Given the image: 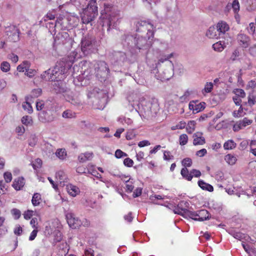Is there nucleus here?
<instances>
[{"instance_id":"1","label":"nucleus","mask_w":256,"mask_h":256,"mask_svg":"<svg viewBox=\"0 0 256 256\" xmlns=\"http://www.w3.org/2000/svg\"><path fill=\"white\" fill-rule=\"evenodd\" d=\"M130 102L134 107L137 106L139 110L143 111L148 116L156 114L158 110V106L156 103L146 102L143 96L139 93L132 94L128 97Z\"/></svg>"},{"instance_id":"2","label":"nucleus","mask_w":256,"mask_h":256,"mask_svg":"<svg viewBox=\"0 0 256 256\" xmlns=\"http://www.w3.org/2000/svg\"><path fill=\"white\" fill-rule=\"evenodd\" d=\"M120 18L119 12L113 8L105 6L104 8L102 11L100 17V23L102 26H107L108 30L111 27L114 28Z\"/></svg>"},{"instance_id":"3","label":"nucleus","mask_w":256,"mask_h":256,"mask_svg":"<svg viewBox=\"0 0 256 256\" xmlns=\"http://www.w3.org/2000/svg\"><path fill=\"white\" fill-rule=\"evenodd\" d=\"M75 58H64L58 62L52 70V75L56 77V79H63L67 74L68 70L72 66Z\"/></svg>"},{"instance_id":"4","label":"nucleus","mask_w":256,"mask_h":256,"mask_svg":"<svg viewBox=\"0 0 256 256\" xmlns=\"http://www.w3.org/2000/svg\"><path fill=\"white\" fill-rule=\"evenodd\" d=\"M98 14V7L96 0H90L87 7L83 10L82 16H81L82 22L84 24L89 23L94 20Z\"/></svg>"},{"instance_id":"5","label":"nucleus","mask_w":256,"mask_h":256,"mask_svg":"<svg viewBox=\"0 0 256 256\" xmlns=\"http://www.w3.org/2000/svg\"><path fill=\"white\" fill-rule=\"evenodd\" d=\"M96 50L95 38L91 35L84 36L81 41V51L87 56L94 52Z\"/></svg>"},{"instance_id":"6","label":"nucleus","mask_w":256,"mask_h":256,"mask_svg":"<svg viewBox=\"0 0 256 256\" xmlns=\"http://www.w3.org/2000/svg\"><path fill=\"white\" fill-rule=\"evenodd\" d=\"M136 31L146 32V38H152L154 35V27L150 22L146 21L137 22L136 24Z\"/></svg>"},{"instance_id":"7","label":"nucleus","mask_w":256,"mask_h":256,"mask_svg":"<svg viewBox=\"0 0 256 256\" xmlns=\"http://www.w3.org/2000/svg\"><path fill=\"white\" fill-rule=\"evenodd\" d=\"M67 20L62 16H59L55 23L48 22L46 24V27L52 34H56V32L66 28Z\"/></svg>"},{"instance_id":"8","label":"nucleus","mask_w":256,"mask_h":256,"mask_svg":"<svg viewBox=\"0 0 256 256\" xmlns=\"http://www.w3.org/2000/svg\"><path fill=\"white\" fill-rule=\"evenodd\" d=\"M94 70L96 72L97 76H100L104 79L110 72L107 64L104 61L96 62L94 64Z\"/></svg>"},{"instance_id":"9","label":"nucleus","mask_w":256,"mask_h":256,"mask_svg":"<svg viewBox=\"0 0 256 256\" xmlns=\"http://www.w3.org/2000/svg\"><path fill=\"white\" fill-rule=\"evenodd\" d=\"M187 216L190 218L199 221H204L209 219V214L208 210H202L197 212L186 211Z\"/></svg>"},{"instance_id":"10","label":"nucleus","mask_w":256,"mask_h":256,"mask_svg":"<svg viewBox=\"0 0 256 256\" xmlns=\"http://www.w3.org/2000/svg\"><path fill=\"white\" fill-rule=\"evenodd\" d=\"M5 32L10 42H16L19 40L20 30L16 26L10 25L6 27Z\"/></svg>"},{"instance_id":"11","label":"nucleus","mask_w":256,"mask_h":256,"mask_svg":"<svg viewBox=\"0 0 256 256\" xmlns=\"http://www.w3.org/2000/svg\"><path fill=\"white\" fill-rule=\"evenodd\" d=\"M152 38L147 40L143 36H138L134 38L135 45L139 50H146L152 45Z\"/></svg>"},{"instance_id":"12","label":"nucleus","mask_w":256,"mask_h":256,"mask_svg":"<svg viewBox=\"0 0 256 256\" xmlns=\"http://www.w3.org/2000/svg\"><path fill=\"white\" fill-rule=\"evenodd\" d=\"M70 40L68 34L66 32H59L54 38L56 44H64Z\"/></svg>"},{"instance_id":"13","label":"nucleus","mask_w":256,"mask_h":256,"mask_svg":"<svg viewBox=\"0 0 256 256\" xmlns=\"http://www.w3.org/2000/svg\"><path fill=\"white\" fill-rule=\"evenodd\" d=\"M52 90L56 94H61L66 91L65 84L61 81V80L56 79L52 83Z\"/></svg>"},{"instance_id":"14","label":"nucleus","mask_w":256,"mask_h":256,"mask_svg":"<svg viewBox=\"0 0 256 256\" xmlns=\"http://www.w3.org/2000/svg\"><path fill=\"white\" fill-rule=\"evenodd\" d=\"M252 122V120H249L247 118H244L243 120H238L234 124L233 130L234 132H238L247 126L250 125Z\"/></svg>"},{"instance_id":"15","label":"nucleus","mask_w":256,"mask_h":256,"mask_svg":"<svg viewBox=\"0 0 256 256\" xmlns=\"http://www.w3.org/2000/svg\"><path fill=\"white\" fill-rule=\"evenodd\" d=\"M82 66H81V74H84L86 73V76L92 72V70L94 69V64L87 62L86 60H82L81 62Z\"/></svg>"},{"instance_id":"16","label":"nucleus","mask_w":256,"mask_h":256,"mask_svg":"<svg viewBox=\"0 0 256 256\" xmlns=\"http://www.w3.org/2000/svg\"><path fill=\"white\" fill-rule=\"evenodd\" d=\"M239 44L243 48H247L250 44V38L244 34H240L237 36Z\"/></svg>"},{"instance_id":"17","label":"nucleus","mask_w":256,"mask_h":256,"mask_svg":"<svg viewBox=\"0 0 256 256\" xmlns=\"http://www.w3.org/2000/svg\"><path fill=\"white\" fill-rule=\"evenodd\" d=\"M216 28L219 33L220 37L223 36L229 30L228 24L223 21L218 22Z\"/></svg>"},{"instance_id":"18","label":"nucleus","mask_w":256,"mask_h":256,"mask_svg":"<svg viewBox=\"0 0 256 256\" xmlns=\"http://www.w3.org/2000/svg\"><path fill=\"white\" fill-rule=\"evenodd\" d=\"M202 136V133L201 132H196L194 134L193 144L194 146L202 145L205 144V139Z\"/></svg>"},{"instance_id":"19","label":"nucleus","mask_w":256,"mask_h":256,"mask_svg":"<svg viewBox=\"0 0 256 256\" xmlns=\"http://www.w3.org/2000/svg\"><path fill=\"white\" fill-rule=\"evenodd\" d=\"M66 216L69 226L72 228H76V224L78 222V219L75 218L74 214L72 213H68Z\"/></svg>"},{"instance_id":"20","label":"nucleus","mask_w":256,"mask_h":256,"mask_svg":"<svg viewBox=\"0 0 256 256\" xmlns=\"http://www.w3.org/2000/svg\"><path fill=\"white\" fill-rule=\"evenodd\" d=\"M216 28L214 26H210L206 33V36L210 38H220Z\"/></svg>"},{"instance_id":"21","label":"nucleus","mask_w":256,"mask_h":256,"mask_svg":"<svg viewBox=\"0 0 256 256\" xmlns=\"http://www.w3.org/2000/svg\"><path fill=\"white\" fill-rule=\"evenodd\" d=\"M44 116H40L39 120L42 122H50L54 121L56 116L52 113H45L42 114Z\"/></svg>"},{"instance_id":"22","label":"nucleus","mask_w":256,"mask_h":256,"mask_svg":"<svg viewBox=\"0 0 256 256\" xmlns=\"http://www.w3.org/2000/svg\"><path fill=\"white\" fill-rule=\"evenodd\" d=\"M93 94L96 98L101 99L104 102H106L107 96L104 91L98 88H94L93 90Z\"/></svg>"},{"instance_id":"23","label":"nucleus","mask_w":256,"mask_h":256,"mask_svg":"<svg viewBox=\"0 0 256 256\" xmlns=\"http://www.w3.org/2000/svg\"><path fill=\"white\" fill-rule=\"evenodd\" d=\"M24 185V178H18L14 180L12 186L16 190H20Z\"/></svg>"},{"instance_id":"24","label":"nucleus","mask_w":256,"mask_h":256,"mask_svg":"<svg viewBox=\"0 0 256 256\" xmlns=\"http://www.w3.org/2000/svg\"><path fill=\"white\" fill-rule=\"evenodd\" d=\"M40 77L42 80H46L53 81L56 80V77H54V75H52V71L50 69L44 71L41 74Z\"/></svg>"},{"instance_id":"25","label":"nucleus","mask_w":256,"mask_h":256,"mask_svg":"<svg viewBox=\"0 0 256 256\" xmlns=\"http://www.w3.org/2000/svg\"><path fill=\"white\" fill-rule=\"evenodd\" d=\"M73 71L72 76L74 78V83L76 86H78L79 82H80V74H78L79 67L78 66H74L73 67Z\"/></svg>"},{"instance_id":"26","label":"nucleus","mask_w":256,"mask_h":256,"mask_svg":"<svg viewBox=\"0 0 256 256\" xmlns=\"http://www.w3.org/2000/svg\"><path fill=\"white\" fill-rule=\"evenodd\" d=\"M42 202L41 194L39 193H34L32 197V203L34 206H38Z\"/></svg>"},{"instance_id":"27","label":"nucleus","mask_w":256,"mask_h":256,"mask_svg":"<svg viewBox=\"0 0 256 256\" xmlns=\"http://www.w3.org/2000/svg\"><path fill=\"white\" fill-rule=\"evenodd\" d=\"M198 186L203 190L212 192L214 190L213 186L205 182L203 180L198 181Z\"/></svg>"},{"instance_id":"28","label":"nucleus","mask_w":256,"mask_h":256,"mask_svg":"<svg viewBox=\"0 0 256 256\" xmlns=\"http://www.w3.org/2000/svg\"><path fill=\"white\" fill-rule=\"evenodd\" d=\"M78 188L72 184L66 186V190L72 196H75L78 192Z\"/></svg>"},{"instance_id":"29","label":"nucleus","mask_w":256,"mask_h":256,"mask_svg":"<svg viewBox=\"0 0 256 256\" xmlns=\"http://www.w3.org/2000/svg\"><path fill=\"white\" fill-rule=\"evenodd\" d=\"M26 102L22 104V108L24 110L27 111L28 114H31L33 111L32 108L30 103L31 100L30 99V97H26Z\"/></svg>"},{"instance_id":"30","label":"nucleus","mask_w":256,"mask_h":256,"mask_svg":"<svg viewBox=\"0 0 256 256\" xmlns=\"http://www.w3.org/2000/svg\"><path fill=\"white\" fill-rule=\"evenodd\" d=\"M180 174L186 180L190 181L193 178V175L190 174V172H189L186 168H184L181 170Z\"/></svg>"},{"instance_id":"31","label":"nucleus","mask_w":256,"mask_h":256,"mask_svg":"<svg viewBox=\"0 0 256 256\" xmlns=\"http://www.w3.org/2000/svg\"><path fill=\"white\" fill-rule=\"evenodd\" d=\"M224 160L230 165H234L237 160L236 156L232 154H228L224 156Z\"/></svg>"},{"instance_id":"32","label":"nucleus","mask_w":256,"mask_h":256,"mask_svg":"<svg viewBox=\"0 0 256 256\" xmlns=\"http://www.w3.org/2000/svg\"><path fill=\"white\" fill-rule=\"evenodd\" d=\"M56 155L60 160H64L66 158L67 154L64 148H58L56 152Z\"/></svg>"},{"instance_id":"33","label":"nucleus","mask_w":256,"mask_h":256,"mask_svg":"<svg viewBox=\"0 0 256 256\" xmlns=\"http://www.w3.org/2000/svg\"><path fill=\"white\" fill-rule=\"evenodd\" d=\"M30 66V64L28 61H24L17 67V70L19 72H26V69Z\"/></svg>"},{"instance_id":"34","label":"nucleus","mask_w":256,"mask_h":256,"mask_svg":"<svg viewBox=\"0 0 256 256\" xmlns=\"http://www.w3.org/2000/svg\"><path fill=\"white\" fill-rule=\"evenodd\" d=\"M225 46L224 42L222 41L218 42L212 45L214 50L219 52L222 51Z\"/></svg>"},{"instance_id":"35","label":"nucleus","mask_w":256,"mask_h":256,"mask_svg":"<svg viewBox=\"0 0 256 256\" xmlns=\"http://www.w3.org/2000/svg\"><path fill=\"white\" fill-rule=\"evenodd\" d=\"M236 146V144L234 140H228L224 144V148L225 150H232Z\"/></svg>"},{"instance_id":"36","label":"nucleus","mask_w":256,"mask_h":256,"mask_svg":"<svg viewBox=\"0 0 256 256\" xmlns=\"http://www.w3.org/2000/svg\"><path fill=\"white\" fill-rule=\"evenodd\" d=\"M196 124V122L194 120L188 122L186 127V131L188 134H192L195 130Z\"/></svg>"},{"instance_id":"37","label":"nucleus","mask_w":256,"mask_h":256,"mask_svg":"<svg viewBox=\"0 0 256 256\" xmlns=\"http://www.w3.org/2000/svg\"><path fill=\"white\" fill-rule=\"evenodd\" d=\"M42 92L40 88L34 89L32 91L30 94L26 97H30V100L32 98H36L41 95Z\"/></svg>"},{"instance_id":"38","label":"nucleus","mask_w":256,"mask_h":256,"mask_svg":"<svg viewBox=\"0 0 256 256\" xmlns=\"http://www.w3.org/2000/svg\"><path fill=\"white\" fill-rule=\"evenodd\" d=\"M76 114L70 110H68L64 111L62 116L66 118H70L76 117Z\"/></svg>"},{"instance_id":"39","label":"nucleus","mask_w":256,"mask_h":256,"mask_svg":"<svg viewBox=\"0 0 256 256\" xmlns=\"http://www.w3.org/2000/svg\"><path fill=\"white\" fill-rule=\"evenodd\" d=\"M22 122L26 126L31 125L32 123V120L31 116H26L22 118Z\"/></svg>"},{"instance_id":"40","label":"nucleus","mask_w":256,"mask_h":256,"mask_svg":"<svg viewBox=\"0 0 256 256\" xmlns=\"http://www.w3.org/2000/svg\"><path fill=\"white\" fill-rule=\"evenodd\" d=\"M167 66H168L170 70L171 71L169 75H166V74L164 72V78L165 80H169L170 78L172 76V70H173V64L172 63V61H168L167 62Z\"/></svg>"},{"instance_id":"41","label":"nucleus","mask_w":256,"mask_h":256,"mask_svg":"<svg viewBox=\"0 0 256 256\" xmlns=\"http://www.w3.org/2000/svg\"><path fill=\"white\" fill-rule=\"evenodd\" d=\"M173 56V54L172 53L170 54L166 55L164 56V58H161L160 60H158V62L156 64V68H158L161 63L164 62L165 61H166L170 58H171Z\"/></svg>"},{"instance_id":"42","label":"nucleus","mask_w":256,"mask_h":256,"mask_svg":"<svg viewBox=\"0 0 256 256\" xmlns=\"http://www.w3.org/2000/svg\"><path fill=\"white\" fill-rule=\"evenodd\" d=\"M92 152H86L83 154H81V162H83L86 160H90L92 158Z\"/></svg>"},{"instance_id":"43","label":"nucleus","mask_w":256,"mask_h":256,"mask_svg":"<svg viewBox=\"0 0 256 256\" xmlns=\"http://www.w3.org/2000/svg\"><path fill=\"white\" fill-rule=\"evenodd\" d=\"M0 70L3 72H8L10 70V64L7 62H3L0 64Z\"/></svg>"},{"instance_id":"44","label":"nucleus","mask_w":256,"mask_h":256,"mask_svg":"<svg viewBox=\"0 0 256 256\" xmlns=\"http://www.w3.org/2000/svg\"><path fill=\"white\" fill-rule=\"evenodd\" d=\"M188 141V136L186 134H182L180 136L179 142L181 146L186 144Z\"/></svg>"},{"instance_id":"45","label":"nucleus","mask_w":256,"mask_h":256,"mask_svg":"<svg viewBox=\"0 0 256 256\" xmlns=\"http://www.w3.org/2000/svg\"><path fill=\"white\" fill-rule=\"evenodd\" d=\"M213 88V84L212 82H206L204 86V88L202 90V93L204 92H210Z\"/></svg>"},{"instance_id":"46","label":"nucleus","mask_w":256,"mask_h":256,"mask_svg":"<svg viewBox=\"0 0 256 256\" xmlns=\"http://www.w3.org/2000/svg\"><path fill=\"white\" fill-rule=\"evenodd\" d=\"M231 235L234 236L235 238L241 240L244 238H245V236L244 234L240 232H232L230 233Z\"/></svg>"},{"instance_id":"47","label":"nucleus","mask_w":256,"mask_h":256,"mask_svg":"<svg viewBox=\"0 0 256 256\" xmlns=\"http://www.w3.org/2000/svg\"><path fill=\"white\" fill-rule=\"evenodd\" d=\"M234 93L236 94V96L238 98H244L246 96V93L244 91L240 88H237L234 90Z\"/></svg>"},{"instance_id":"48","label":"nucleus","mask_w":256,"mask_h":256,"mask_svg":"<svg viewBox=\"0 0 256 256\" xmlns=\"http://www.w3.org/2000/svg\"><path fill=\"white\" fill-rule=\"evenodd\" d=\"M256 24L254 22H250L247 28V30L250 34H254L256 30Z\"/></svg>"},{"instance_id":"49","label":"nucleus","mask_w":256,"mask_h":256,"mask_svg":"<svg viewBox=\"0 0 256 256\" xmlns=\"http://www.w3.org/2000/svg\"><path fill=\"white\" fill-rule=\"evenodd\" d=\"M182 164L184 168L190 167L192 164V160L191 158H185L182 160Z\"/></svg>"},{"instance_id":"50","label":"nucleus","mask_w":256,"mask_h":256,"mask_svg":"<svg viewBox=\"0 0 256 256\" xmlns=\"http://www.w3.org/2000/svg\"><path fill=\"white\" fill-rule=\"evenodd\" d=\"M174 156L171 154L170 151L164 150V160H170L174 159Z\"/></svg>"},{"instance_id":"51","label":"nucleus","mask_w":256,"mask_h":256,"mask_svg":"<svg viewBox=\"0 0 256 256\" xmlns=\"http://www.w3.org/2000/svg\"><path fill=\"white\" fill-rule=\"evenodd\" d=\"M204 104V103L196 104V106H194V114L198 113L204 110L205 108Z\"/></svg>"},{"instance_id":"52","label":"nucleus","mask_w":256,"mask_h":256,"mask_svg":"<svg viewBox=\"0 0 256 256\" xmlns=\"http://www.w3.org/2000/svg\"><path fill=\"white\" fill-rule=\"evenodd\" d=\"M88 173L91 174L92 176H94L97 178H102L101 175L92 167L88 170Z\"/></svg>"},{"instance_id":"53","label":"nucleus","mask_w":256,"mask_h":256,"mask_svg":"<svg viewBox=\"0 0 256 256\" xmlns=\"http://www.w3.org/2000/svg\"><path fill=\"white\" fill-rule=\"evenodd\" d=\"M118 122L124 124L130 125L132 122V120L130 118H126L125 117L120 118H118Z\"/></svg>"},{"instance_id":"54","label":"nucleus","mask_w":256,"mask_h":256,"mask_svg":"<svg viewBox=\"0 0 256 256\" xmlns=\"http://www.w3.org/2000/svg\"><path fill=\"white\" fill-rule=\"evenodd\" d=\"M186 210L190 211V210H188V209H186L185 208H178H178H176L174 211L175 214H185L187 215V214L186 212Z\"/></svg>"},{"instance_id":"55","label":"nucleus","mask_w":256,"mask_h":256,"mask_svg":"<svg viewBox=\"0 0 256 256\" xmlns=\"http://www.w3.org/2000/svg\"><path fill=\"white\" fill-rule=\"evenodd\" d=\"M56 178L60 183H62V182H64V174L62 171H59L56 173Z\"/></svg>"},{"instance_id":"56","label":"nucleus","mask_w":256,"mask_h":256,"mask_svg":"<svg viewBox=\"0 0 256 256\" xmlns=\"http://www.w3.org/2000/svg\"><path fill=\"white\" fill-rule=\"evenodd\" d=\"M24 74L32 78L36 74V71L34 69L30 68V66H28V68L26 69Z\"/></svg>"},{"instance_id":"57","label":"nucleus","mask_w":256,"mask_h":256,"mask_svg":"<svg viewBox=\"0 0 256 256\" xmlns=\"http://www.w3.org/2000/svg\"><path fill=\"white\" fill-rule=\"evenodd\" d=\"M4 178L7 183L10 182L12 180V174L11 172H6L4 174Z\"/></svg>"},{"instance_id":"58","label":"nucleus","mask_w":256,"mask_h":256,"mask_svg":"<svg viewBox=\"0 0 256 256\" xmlns=\"http://www.w3.org/2000/svg\"><path fill=\"white\" fill-rule=\"evenodd\" d=\"M232 8L235 13H237L240 10V4L238 0H234L232 4Z\"/></svg>"},{"instance_id":"59","label":"nucleus","mask_w":256,"mask_h":256,"mask_svg":"<svg viewBox=\"0 0 256 256\" xmlns=\"http://www.w3.org/2000/svg\"><path fill=\"white\" fill-rule=\"evenodd\" d=\"M240 56V52L238 49L235 50L232 53L230 60L232 61L236 60Z\"/></svg>"},{"instance_id":"60","label":"nucleus","mask_w":256,"mask_h":256,"mask_svg":"<svg viewBox=\"0 0 256 256\" xmlns=\"http://www.w3.org/2000/svg\"><path fill=\"white\" fill-rule=\"evenodd\" d=\"M126 192H132L134 188L132 182L129 180L126 182Z\"/></svg>"},{"instance_id":"61","label":"nucleus","mask_w":256,"mask_h":256,"mask_svg":"<svg viewBox=\"0 0 256 256\" xmlns=\"http://www.w3.org/2000/svg\"><path fill=\"white\" fill-rule=\"evenodd\" d=\"M34 211L28 210L24 214V217L26 220H29L34 215Z\"/></svg>"},{"instance_id":"62","label":"nucleus","mask_w":256,"mask_h":256,"mask_svg":"<svg viewBox=\"0 0 256 256\" xmlns=\"http://www.w3.org/2000/svg\"><path fill=\"white\" fill-rule=\"evenodd\" d=\"M256 98L253 95H249L248 96V103L250 106H254L256 104Z\"/></svg>"},{"instance_id":"63","label":"nucleus","mask_w":256,"mask_h":256,"mask_svg":"<svg viewBox=\"0 0 256 256\" xmlns=\"http://www.w3.org/2000/svg\"><path fill=\"white\" fill-rule=\"evenodd\" d=\"M250 54L254 57H256V44L249 48Z\"/></svg>"},{"instance_id":"64","label":"nucleus","mask_w":256,"mask_h":256,"mask_svg":"<svg viewBox=\"0 0 256 256\" xmlns=\"http://www.w3.org/2000/svg\"><path fill=\"white\" fill-rule=\"evenodd\" d=\"M127 154L120 150H117L115 152V156L117 158H121L126 156Z\"/></svg>"}]
</instances>
